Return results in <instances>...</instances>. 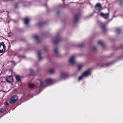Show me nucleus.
Returning <instances> with one entry per match:
<instances>
[{"mask_svg": "<svg viewBox=\"0 0 123 123\" xmlns=\"http://www.w3.org/2000/svg\"><path fill=\"white\" fill-rule=\"evenodd\" d=\"M16 80L18 82L20 81L21 80L20 77L19 76L17 75L16 76Z\"/></svg>", "mask_w": 123, "mask_h": 123, "instance_id": "2eb2a0df", "label": "nucleus"}, {"mask_svg": "<svg viewBox=\"0 0 123 123\" xmlns=\"http://www.w3.org/2000/svg\"><path fill=\"white\" fill-rule=\"evenodd\" d=\"M46 81L48 85H49L53 83V80L51 78H48L46 79Z\"/></svg>", "mask_w": 123, "mask_h": 123, "instance_id": "1a4fd4ad", "label": "nucleus"}, {"mask_svg": "<svg viewBox=\"0 0 123 123\" xmlns=\"http://www.w3.org/2000/svg\"><path fill=\"white\" fill-rule=\"evenodd\" d=\"M93 49L94 50H96V48L95 47L93 48Z\"/></svg>", "mask_w": 123, "mask_h": 123, "instance_id": "393cba45", "label": "nucleus"}, {"mask_svg": "<svg viewBox=\"0 0 123 123\" xmlns=\"http://www.w3.org/2000/svg\"><path fill=\"white\" fill-rule=\"evenodd\" d=\"M34 38L38 42L39 40V38L37 36H34Z\"/></svg>", "mask_w": 123, "mask_h": 123, "instance_id": "a211bd4d", "label": "nucleus"}, {"mask_svg": "<svg viewBox=\"0 0 123 123\" xmlns=\"http://www.w3.org/2000/svg\"><path fill=\"white\" fill-rule=\"evenodd\" d=\"M11 62H12L13 63H14V61H11Z\"/></svg>", "mask_w": 123, "mask_h": 123, "instance_id": "bb28decb", "label": "nucleus"}, {"mask_svg": "<svg viewBox=\"0 0 123 123\" xmlns=\"http://www.w3.org/2000/svg\"><path fill=\"white\" fill-rule=\"evenodd\" d=\"M55 70L54 69H51L49 71V73L51 74H53L54 73Z\"/></svg>", "mask_w": 123, "mask_h": 123, "instance_id": "4468645a", "label": "nucleus"}, {"mask_svg": "<svg viewBox=\"0 0 123 123\" xmlns=\"http://www.w3.org/2000/svg\"><path fill=\"white\" fill-rule=\"evenodd\" d=\"M95 8L99 11H100L102 9V7L100 3H97L96 5Z\"/></svg>", "mask_w": 123, "mask_h": 123, "instance_id": "6e6552de", "label": "nucleus"}, {"mask_svg": "<svg viewBox=\"0 0 123 123\" xmlns=\"http://www.w3.org/2000/svg\"><path fill=\"white\" fill-rule=\"evenodd\" d=\"M78 16L77 15H76L75 16V19L74 21L75 22H77L78 21Z\"/></svg>", "mask_w": 123, "mask_h": 123, "instance_id": "f3484780", "label": "nucleus"}, {"mask_svg": "<svg viewBox=\"0 0 123 123\" xmlns=\"http://www.w3.org/2000/svg\"><path fill=\"white\" fill-rule=\"evenodd\" d=\"M18 99V98L17 96H14L11 98L10 102L11 104H13L15 103Z\"/></svg>", "mask_w": 123, "mask_h": 123, "instance_id": "7ed1b4c3", "label": "nucleus"}, {"mask_svg": "<svg viewBox=\"0 0 123 123\" xmlns=\"http://www.w3.org/2000/svg\"><path fill=\"white\" fill-rule=\"evenodd\" d=\"M57 42L56 41H55V42H54V43H55V44H57Z\"/></svg>", "mask_w": 123, "mask_h": 123, "instance_id": "a878e982", "label": "nucleus"}, {"mask_svg": "<svg viewBox=\"0 0 123 123\" xmlns=\"http://www.w3.org/2000/svg\"><path fill=\"white\" fill-rule=\"evenodd\" d=\"M101 24V28L102 30L103 31H105L106 30V29L105 28L104 24L102 23Z\"/></svg>", "mask_w": 123, "mask_h": 123, "instance_id": "9b49d317", "label": "nucleus"}, {"mask_svg": "<svg viewBox=\"0 0 123 123\" xmlns=\"http://www.w3.org/2000/svg\"><path fill=\"white\" fill-rule=\"evenodd\" d=\"M75 57L74 56H73L71 57L69 60V62L72 64H74L76 63L75 61Z\"/></svg>", "mask_w": 123, "mask_h": 123, "instance_id": "39448f33", "label": "nucleus"}, {"mask_svg": "<svg viewBox=\"0 0 123 123\" xmlns=\"http://www.w3.org/2000/svg\"><path fill=\"white\" fill-rule=\"evenodd\" d=\"M109 13L105 14L104 13L101 12L100 14V16L102 17L105 19L109 17Z\"/></svg>", "mask_w": 123, "mask_h": 123, "instance_id": "0eeeda50", "label": "nucleus"}, {"mask_svg": "<svg viewBox=\"0 0 123 123\" xmlns=\"http://www.w3.org/2000/svg\"><path fill=\"white\" fill-rule=\"evenodd\" d=\"M120 31V29L119 28H117L116 29V31L117 33H119V31Z\"/></svg>", "mask_w": 123, "mask_h": 123, "instance_id": "5701e85b", "label": "nucleus"}, {"mask_svg": "<svg viewBox=\"0 0 123 123\" xmlns=\"http://www.w3.org/2000/svg\"><path fill=\"white\" fill-rule=\"evenodd\" d=\"M41 53L40 52H38L37 53V56L38 58L40 60L42 59V57L41 56Z\"/></svg>", "mask_w": 123, "mask_h": 123, "instance_id": "ddd939ff", "label": "nucleus"}, {"mask_svg": "<svg viewBox=\"0 0 123 123\" xmlns=\"http://www.w3.org/2000/svg\"><path fill=\"white\" fill-rule=\"evenodd\" d=\"M83 67V66L82 65H79L78 66V70H80L81 68H82Z\"/></svg>", "mask_w": 123, "mask_h": 123, "instance_id": "dca6fc26", "label": "nucleus"}, {"mask_svg": "<svg viewBox=\"0 0 123 123\" xmlns=\"http://www.w3.org/2000/svg\"><path fill=\"white\" fill-rule=\"evenodd\" d=\"M29 87L30 88H32L34 86V85L33 84H30L29 85Z\"/></svg>", "mask_w": 123, "mask_h": 123, "instance_id": "6ab92c4d", "label": "nucleus"}, {"mask_svg": "<svg viewBox=\"0 0 123 123\" xmlns=\"http://www.w3.org/2000/svg\"><path fill=\"white\" fill-rule=\"evenodd\" d=\"M91 74L89 70H87L84 73L82 74V75L79 77V80H80L82 79L84 76L86 77Z\"/></svg>", "mask_w": 123, "mask_h": 123, "instance_id": "f257e3e1", "label": "nucleus"}, {"mask_svg": "<svg viewBox=\"0 0 123 123\" xmlns=\"http://www.w3.org/2000/svg\"><path fill=\"white\" fill-rule=\"evenodd\" d=\"M40 86L41 87L42 86H43L44 84V82L41 80H40Z\"/></svg>", "mask_w": 123, "mask_h": 123, "instance_id": "4be33fe9", "label": "nucleus"}, {"mask_svg": "<svg viewBox=\"0 0 123 123\" xmlns=\"http://www.w3.org/2000/svg\"><path fill=\"white\" fill-rule=\"evenodd\" d=\"M68 77L67 74L64 73L62 72L61 74L60 77V80L65 79L66 78Z\"/></svg>", "mask_w": 123, "mask_h": 123, "instance_id": "20e7f679", "label": "nucleus"}, {"mask_svg": "<svg viewBox=\"0 0 123 123\" xmlns=\"http://www.w3.org/2000/svg\"><path fill=\"white\" fill-rule=\"evenodd\" d=\"M6 50V47L4 43L2 42L0 43V53L4 52Z\"/></svg>", "mask_w": 123, "mask_h": 123, "instance_id": "f03ea898", "label": "nucleus"}, {"mask_svg": "<svg viewBox=\"0 0 123 123\" xmlns=\"http://www.w3.org/2000/svg\"><path fill=\"white\" fill-rule=\"evenodd\" d=\"M54 50L55 54H57L58 53V50L57 48H55L54 49Z\"/></svg>", "mask_w": 123, "mask_h": 123, "instance_id": "aec40b11", "label": "nucleus"}, {"mask_svg": "<svg viewBox=\"0 0 123 123\" xmlns=\"http://www.w3.org/2000/svg\"><path fill=\"white\" fill-rule=\"evenodd\" d=\"M6 80L7 82L9 83H11L13 81V77L12 76L8 77L6 78Z\"/></svg>", "mask_w": 123, "mask_h": 123, "instance_id": "423d86ee", "label": "nucleus"}, {"mask_svg": "<svg viewBox=\"0 0 123 123\" xmlns=\"http://www.w3.org/2000/svg\"><path fill=\"white\" fill-rule=\"evenodd\" d=\"M30 20V19L28 18H25L24 19V22L25 24L26 25L28 24L29 23Z\"/></svg>", "mask_w": 123, "mask_h": 123, "instance_id": "9d476101", "label": "nucleus"}, {"mask_svg": "<svg viewBox=\"0 0 123 123\" xmlns=\"http://www.w3.org/2000/svg\"><path fill=\"white\" fill-rule=\"evenodd\" d=\"M9 105V104L8 102H6L5 104V105Z\"/></svg>", "mask_w": 123, "mask_h": 123, "instance_id": "b1692460", "label": "nucleus"}, {"mask_svg": "<svg viewBox=\"0 0 123 123\" xmlns=\"http://www.w3.org/2000/svg\"><path fill=\"white\" fill-rule=\"evenodd\" d=\"M98 43L99 44L102 46L104 44L101 41H99L98 42Z\"/></svg>", "mask_w": 123, "mask_h": 123, "instance_id": "412c9836", "label": "nucleus"}, {"mask_svg": "<svg viewBox=\"0 0 123 123\" xmlns=\"http://www.w3.org/2000/svg\"><path fill=\"white\" fill-rule=\"evenodd\" d=\"M6 110V108L4 107L0 109V112L1 113L4 112Z\"/></svg>", "mask_w": 123, "mask_h": 123, "instance_id": "f8f14e48", "label": "nucleus"}]
</instances>
